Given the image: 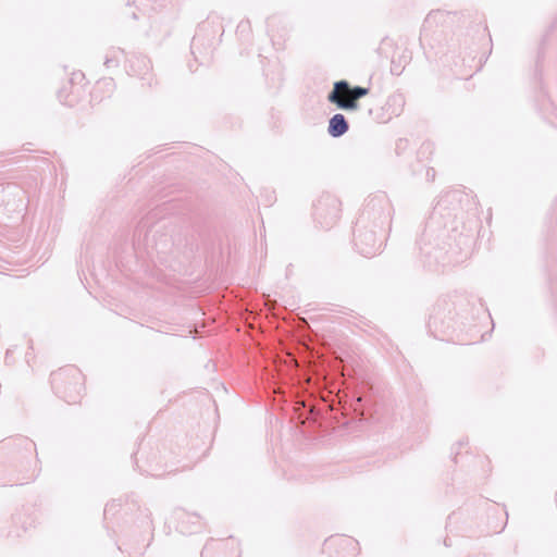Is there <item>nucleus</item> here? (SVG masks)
<instances>
[{"instance_id": "1", "label": "nucleus", "mask_w": 557, "mask_h": 557, "mask_svg": "<svg viewBox=\"0 0 557 557\" xmlns=\"http://www.w3.org/2000/svg\"><path fill=\"white\" fill-rule=\"evenodd\" d=\"M368 95V89L363 87L350 88L345 81L336 82L333 91L329 95V101L337 104L344 110H356L357 100Z\"/></svg>"}, {"instance_id": "2", "label": "nucleus", "mask_w": 557, "mask_h": 557, "mask_svg": "<svg viewBox=\"0 0 557 557\" xmlns=\"http://www.w3.org/2000/svg\"><path fill=\"white\" fill-rule=\"evenodd\" d=\"M323 552L329 557H357L360 548L355 539L345 535H334L324 542Z\"/></svg>"}, {"instance_id": "3", "label": "nucleus", "mask_w": 557, "mask_h": 557, "mask_svg": "<svg viewBox=\"0 0 557 557\" xmlns=\"http://www.w3.org/2000/svg\"><path fill=\"white\" fill-rule=\"evenodd\" d=\"M348 129L347 122L343 114H335L329 123V133L333 137L344 135Z\"/></svg>"}]
</instances>
